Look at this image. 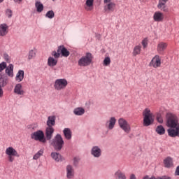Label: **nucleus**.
Masks as SVG:
<instances>
[{
	"mask_svg": "<svg viewBox=\"0 0 179 179\" xmlns=\"http://www.w3.org/2000/svg\"><path fill=\"white\" fill-rule=\"evenodd\" d=\"M168 135L171 138H179L178 117L174 113H168L166 115Z\"/></svg>",
	"mask_w": 179,
	"mask_h": 179,
	"instance_id": "f257e3e1",
	"label": "nucleus"
},
{
	"mask_svg": "<svg viewBox=\"0 0 179 179\" xmlns=\"http://www.w3.org/2000/svg\"><path fill=\"white\" fill-rule=\"evenodd\" d=\"M143 126L149 127L152 125L153 122H155V118H153V113L149 109V108H146L143 111Z\"/></svg>",
	"mask_w": 179,
	"mask_h": 179,
	"instance_id": "f03ea898",
	"label": "nucleus"
},
{
	"mask_svg": "<svg viewBox=\"0 0 179 179\" xmlns=\"http://www.w3.org/2000/svg\"><path fill=\"white\" fill-rule=\"evenodd\" d=\"M64 138L60 134H57L52 141L51 145L55 150H61L64 148Z\"/></svg>",
	"mask_w": 179,
	"mask_h": 179,
	"instance_id": "7ed1b4c3",
	"label": "nucleus"
},
{
	"mask_svg": "<svg viewBox=\"0 0 179 179\" xmlns=\"http://www.w3.org/2000/svg\"><path fill=\"white\" fill-rule=\"evenodd\" d=\"M31 138L34 141L41 142V143H47V138H45V135L44 134V131H43V130L34 131L31 134Z\"/></svg>",
	"mask_w": 179,
	"mask_h": 179,
	"instance_id": "20e7f679",
	"label": "nucleus"
},
{
	"mask_svg": "<svg viewBox=\"0 0 179 179\" xmlns=\"http://www.w3.org/2000/svg\"><path fill=\"white\" fill-rule=\"evenodd\" d=\"M93 61V55L92 53L87 52L85 56L81 57L78 61L79 66H89Z\"/></svg>",
	"mask_w": 179,
	"mask_h": 179,
	"instance_id": "39448f33",
	"label": "nucleus"
},
{
	"mask_svg": "<svg viewBox=\"0 0 179 179\" xmlns=\"http://www.w3.org/2000/svg\"><path fill=\"white\" fill-rule=\"evenodd\" d=\"M6 155L8 156V162L13 163L15 157H19V153L13 147H8L6 149Z\"/></svg>",
	"mask_w": 179,
	"mask_h": 179,
	"instance_id": "423d86ee",
	"label": "nucleus"
},
{
	"mask_svg": "<svg viewBox=\"0 0 179 179\" xmlns=\"http://www.w3.org/2000/svg\"><path fill=\"white\" fill-rule=\"evenodd\" d=\"M68 86V80L65 78L57 79L55 81L54 87L55 90H64Z\"/></svg>",
	"mask_w": 179,
	"mask_h": 179,
	"instance_id": "0eeeda50",
	"label": "nucleus"
},
{
	"mask_svg": "<svg viewBox=\"0 0 179 179\" xmlns=\"http://www.w3.org/2000/svg\"><path fill=\"white\" fill-rule=\"evenodd\" d=\"M118 124L120 128H121V129H122L126 134H129V132H131V125L125 119L120 118L118 120Z\"/></svg>",
	"mask_w": 179,
	"mask_h": 179,
	"instance_id": "6e6552de",
	"label": "nucleus"
},
{
	"mask_svg": "<svg viewBox=\"0 0 179 179\" xmlns=\"http://www.w3.org/2000/svg\"><path fill=\"white\" fill-rule=\"evenodd\" d=\"M168 2L169 0H158V3L157 5V9H159V10H161V12L168 13V12H169V7L166 4Z\"/></svg>",
	"mask_w": 179,
	"mask_h": 179,
	"instance_id": "1a4fd4ad",
	"label": "nucleus"
},
{
	"mask_svg": "<svg viewBox=\"0 0 179 179\" xmlns=\"http://www.w3.org/2000/svg\"><path fill=\"white\" fill-rule=\"evenodd\" d=\"M150 66H152V68H160L162 66V59L160 56L155 55L151 60Z\"/></svg>",
	"mask_w": 179,
	"mask_h": 179,
	"instance_id": "9d476101",
	"label": "nucleus"
},
{
	"mask_svg": "<svg viewBox=\"0 0 179 179\" xmlns=\"http://www.w3.org/2000/svg\"><path fill=\"white\" fill-rule=\"evenodd\" d=\"M55 129L52 127H47L45 130V138L47 141H51Z\"/></svg>",
	"mask_w": 179,
	"mask_h": 179,
	"instance_id": "9b49d317",
	"label": "nucleus"
},
{
	"mask_svg": "<svg viewBox=\"0 0 179 179\" xmlns=\"http://www.w3.org/2000/svg\"><path fill=\"white\" fill-rule=\"evenodd\" d=\"M152 18L154 22H163L164 20V13H163L162 11H155Z\"/></svg>",
	"mask_w": 179,
	"mask_h": 179,
	"instance_id": "f8f14e48",
	"label": "nucleus"
},
{
	"mask_svg": "<svg viewBox=\"0 0 179 179\" xmlns=\"http://www.w3.org/2000/svg\"><path fill=\"white\" fill-rule=\"evenodd\" d=\"M57 52H59L60 55H62V57H64L65 58L69 57L71 54L69 50H68V49H66L64 45H60L57 48Z\"/></svg>",
	"mask_w": 179,
	"mask_h": 179,
	"instance_id": "ddd939ff",
	"label": "nucleus"
},
{
	"mask_svg": "<svg viewBox=\"0 0 179 179\" xmlns=\"http://www.w3.org/2000/svg\"><path fill=\"white\" fill-rule=\"evenodd\" d=\"M9 33V26L3 23L0 24V37H5Z\"/></svg>",
	"mask_w": 179,
	"mask_h": 179,
	"instance_id": "4468645a",
	"label": "nucleus"
},
{
	"mask_svg": "<svg viewBox=\"0 0 179 179\" xmlns=\"http://www.w3.org/2000/svg\"><path fill=\"white\" fill-rule=\"evenodd\" d=\"M105 6L103 7V10L106 13H110V12H114L115 10V3H104Z\"/></svg>",
	"mask_w": 179,
	"mask_h": 179,
	"instance_id": "2eb2a0df",
	"label": "nucleus"
},
{
	"mask_svg": "<svg viewBox=\"0 0 179 179\" xmlns=\"http://www.w3.org/2000/svg\"><path fill=\"white\" fill-rule=\"evenodd\" d=\"M94 0H86L85 3L84 5V9L87 12H92L93 9H94Z\"/></svg>",
	"mask_w": 179,
	"mask_h": 179,
	"instance_id": "dca6fc26",
	"label": "nucleus"
},
{
	"mask_svg": "<svg viewBox=\"0 0 179 179\" xmlns=\"http://www.w3.org/2000/svg\"><path fill=\"white\" fill-rule=\"evenodd\" d=\"M91 155L94 156V157H100L101 156V149L99 148V146H94L91 150Z\"/></svg>",
	"mask_w": 179,
	"mask_h": 179,
	"instance_id": "f3484780",
	"label": "nucleus"
},
{
	"mask_svg": "<svg viewBox=\"0 0 179 179\" xmlns=\"http://www.w3.org/2000/svg\"><path fill=\"white\" fill-rule=\"evenodd\" d=\"M8 76L5 73H0V86L5 87L8 85Z\"/></svg>",
	"mask_w": 179,
	"mask_h": 179,
	"instance_id": "a211bd4d",
	"label": "nucleus"
},
{
	"mask_svg": "<svg viewBox=\"0 0 179 179\" xmlns=\"http://www.w3.org/2000/svg\"><path fill=\"white\" fill-rule=\"evenodd\" d=\"M14 93H15V94H18L19 96H23V94H24V90H23L22 84L18 83L15 86Z\"/></svg>",
	"mask_w": 179,
	"mask_h": 179,
	"instance_id": "6ab92c4d",
	"label": "nucleus"
},
{
	"mask_svg": "<svg viewBox=\"0 0 179 179\" xmlns=\"http://www.w3.org/2000/svg\"><path fill=\"white\" fill-rule=\"evenodd\" d=\"M167 45H168L167 43H164V42H160L159 43H158L157 47V52H159V54H163L166 48H167Z\"/></svg>",
	"mask_w": 179,
	"mask_h": 179,
	"instance_id": "aec40b11",
	"label": "nucleus"
},
{
	"mask_svg": "<svg viewBox=\"0 0 179 179\" xmlns=\"http://www.w3.org/2000/svg\"><path fill=\"white\" fill-rule=\"evenodd\" d=\"M24 79V71L19 70L15 76V81L18 82V83H20V82H22Z\"/></svg>",
	"mask_w": 179,
	"mask_h": 179,
	"instance_id": "412c9836",
	"label": "nucleus"
},
{
	"mask_svg": "<svg viewBox=\"0 0 179 179\" xmlns=\"http://www.w3.org/2000/svg\"><path fill=\"white\" fill-rule=\"evenodd\" d=\"M164 165L166 169H171V167H173L174 164H173V158L168 157L164 159Z\"/></svg>",
	"mask_w": 179,
	"mask_h": 179,
	"instance_id": "4be33fe9",
	"label": "nucleus"
},
{
	"mask_svg": "<svg viewBox=\"0 0 179 179\" xmlns=\"http://www.w3.org/2000/svg\"><path fill=\"white\" fill-rule=\"evenodd\" d=\"M57 64H58V59H55L51 56L48 58V66H50V68L57 66Z\"/></svg>",
	"mask_w": 179,
	"mask_h": 179,
	"instance_id": "5701e85b",
	"label": "nucleus"
},
{
	"mask_svg": "<svg viewBox=\"0 0 179 179\" xmlns=\"http://www.w3.org/2000/svg\"><path fill=\"white\" fill-rule=\"evenodd\" d=\"M13 64H9L8 66L6 67V75L7 77L8 76L9 78H13Z\"/></svg>",
	"mask_w": 179,
	"mask_h": 179,
	"instance_id": "b1692460",
	"label": "nucleus"
},
{
	"mask_svg": "<svg viewBox=\"0 0 179 179\" xmlns=\"http://www.w3.org/2000/svg\"><path fill=\"white\" fill-rule=\"evenodd\" d=\"M115 122H117V119L112 117L110 118L109 121L106 122V126L108 128V129H113L114 127H115Z\"/></svg>",
	"mask_w": 179,
	"mask_h": 179,
	"instance_id": "393cba45",
	"label": "nucleus"
},
{
	"mask_svg": "<svg viewBox=\"0 0 179 179\" xmlns=\"http://www.w3.org/2000/svg\"><path fill=\"white\" fill-rule=\"evenodd\" d=\"M74 176V170H73V167L72 166V165H68L66 166V177L69 179H71Z\"/></svg>",
	"mask_w": 179,
	"mask_h": 179,
	"instance_id": "a878e982",
	"label": "nucleus"
},
{
	"mask_svg": "<svg viewBox=\"0 0 179 179\" xmlns=\"http://www.w3.org/2000/svg\"><path fill=\"white\" fill-rule=\"evenodd\" d=\"M114 177L115 179H127V176L121 170H118L115 173Z\"/></svg>",
	"mask_w": 179,
	"mask_h": 179,
	"instance_id": "bb28decb",
	"label": "nucleus"
},
{
	"mask_svg": "<svg viewBox=\"0 0 179 179\" xmlns=\"http://www.w3.org/2000/svg\"><path fill=\"white\" fill-rule=\"evenodd\" d=\"M47 127H54L55 125V116L52 115L48 117L46 122Z\"/></svg>",
	"mask_w": 179,
	"mask_h": 179,
	"instance_id": "cd10ccee",
	"label": "nucleus"
},
{
	"mask_svg": "<svg viewBox=\"0 0 179 179\" xmlns=\"http://www.w3.org/2000/svg\"><path fill=\"white\" fill-rule=\"evenodd\" d=\"M63 134L66 138V139H71L72 138V131H71V129L65 128L63 131Z\"/></svg>",
	"mask_w": 179,
	"mask_h": 179,
	"instance_id": "c85d7f7f",
	"label": "nucleus"
},
{
	"mask_svg": "<svg viewBox=\"0 0 179 179\" xmlns=\"http://www.w3.org/2000/svg\"><path fill=\"white\" fill-rule=\"evenodd\" d=\"M51 157L55 160V162H62V156L58 152H52Z\"/></svg>",
	"mask_w": 179,
	"mask_h": 179,
	"instance_id": "c756f323",
	"label": "nucleus"
},
{
	"mask_svg": "<svg viewBox=\"0 0 179 179\" xmlns=\"http://www.w3.org/2000/svg\"><path fill=\"white\" fill-rule=\"evenodd\" d=\"M141 51H142V46L141 45H136L133 50L134 57H136V55H139V54H141Z\"/></svg>",
	"mask_w": 179,
	"mask_h": 179,
	"instance_id": "7c9ffc66",
	"label": "nucleus"
},
{
	"mask_svg": "<svg viewBox=\"0 0 179 179\" xmlns=\"http://www.w3.org/2000/svg\"><path fill=\"white\" fill-rule=\"evenodd\" d=\"M75 115H83L85 114V108L82 107L76 108L73 110Z\"/></svg>",
	"mask_w": 179,
	"mask_h": 179,
	"instance_id": "2f4dec72",
	"label": "nucleus"
},
{
	"mask_svg": "<svg viewBox=\"0 0 179 179\" xmlns=\"http://www.w3.org/2000/svg\"><path fill=\"white\" fill-rule=\"evenodd\" d=\"M155 131L157 132V134H158V135H164V134H166V129L162 125L157 126Z\"/></svg>",
	"mask_w": 179,
	"mask_h": 179,
	"instance_id": "473e14b6",
	"label": "nucleus"
},
{
	"mask_svg": "<svg viewBox=\"0 0 179 179\" xmlns=\"http://www.w3.org/2000/svg\"><path fill=\"white\" fill-rule=\"evenodd\" d=\"M35 6L36 8L37 12H38L39 13H41V12L44 10V5H43V3H41V2L40 1H36L35 3Z\"/></svg>",
	"mask_w": 179,
	"mask_h": 179,
	"instance_id": "72a5a7b5",
	"label": "nucleus"
},
{
	"mask_svg": "<svg viewBox=\"0 0 179 179\" xmlns=\"http://www.w3.org/2000/svg\"><path fill=\"white\" fill-rule=\"evenodd\" d=\"M36 52H37V50L36 49H32L29 50V52L28 55V59H33V58H36Z\"/></svg>",
	"mask_w": 179,
	"mask_h": 179,
	"instance_id": "f704fd0d",
	"label": "nucleus"
},
{
	"mask_svg": "<svg viewBox=\"0 0 179 179\" xmlns=\"http://www.w3.org/2000/svg\"><path fill=\"white\" fill-rule=\"evenodd\" d=\"M43 153H44V150H40L39 151L37 152V153H36L34 155L33 159L38 160V159H40V157H41V156H43Z\"/></svg>",
	"mask_w": 179,
	"mask_h": 179,
	"instance_id": "c9c22d12",
	"label": "nucleus"
},
{
	"mask_svg": "<svg viewBox=\"0 0 179 179\" xmlns=\"http://www.w3.org/2000/svg\"><path fill=\"white\" fill-rule=\"evenodd\" d=\"M45 17H48V19H54L55 17V13L52 10H50L46 13Z\"/></svg>",
	"mask_w": 179,
	"mask_h": 179,
	"instance_id": "e433bc0d",
	"label": "nucleus"
},
{
	"mask_svg": "<svg viewBox=\"0 0 179 179\" xmlns=\"http://www.w3.org/2000/svg\"><path fill=\"white\" fill-rule=\"evenodd\" d=\"M103 66H108V65L111 64V59H110L109 57H105V59H103Z\"/></svg>",
	"mask_w": 179,
	"mask_h": 179,
	"instance_id": "4c0bfd02",
	"label": "nucleus"
},
{
	"mask_svg": "<svg viewBox=\"0 0 179 179\" xmlns=\"http://www.w3.org/2000/svg\"><path fill=\"white\" fill-rule=\"evenodd\" d=\"M52 57H54L55 59H58V58H59V57H61V55L59 53V52L57 51H53L52 52Z\"/></svg>",
	"mask_w": 179,
	"mask_h": 179,
	"instance_id": "58836bf2",
	"label": "nucleus"
},
{
	"mask_svg": "<svg viewBox=\"0 0 179 179\" xmlns=\"http://www.w3.org/2000/svg\"><path fill=\"white\" fill-rule=\"evenodd\" d=\"M6 62H3L0 64V73H3L2 71H3L4 69H6Z\"/></svg>",
	"mask_w": 179,
	"mask_h": 179,
	"instance_id": "ea45409f",
	"label": "nucleus"
},
{
	"mask_svg": "<svg viewBox=\"0 0 179 179\" xmlns=\"http://www.w3.org/2000/svg\"><path fill=\"white\" fill-rule=\"evenodd\" d=\"M156 118H157V122H159V124H163V117H162V114L157 113Z\"/></svg>",
	"mask_w": 179,
	"mask_h": 179,
	"instance_id": "a19ab883",
	"label": "nucleus"
},
{
	"mask_svg": "<svg viewBox=\"0 0 179 179\" xmlns=\"http://www.w3.org/2000/svg\"><path fill=\"white\" fill-rule=\"evenodd\" d=\"M79 162H80V158H79L78 157H75L73 158V165L74 166H78V164H79Z\"/></svg>",
	"mask_w": 179,
	"mask_h": 179,
	"instance_id": "79ce46f5",
	"label": "nucleus"
},
{
	"mask_svg": "<svg viewBox=\"0 0 179 179\" xmlns=\"http://www.w3.org/2000/svg\"><path fill=\"white\" fill-rule=\"evenodd\" d=\"M141 44L143 47V48H146L148 47V38H144Z\"/></svg>",
	"mask_w": 179,
	"mask_h": 179,
	"instance_id": "37998d69",
	"label": "nucleus"
},
{
	"mask_svg": "<svg viewBox=\"0 0 179 179\" xmlns=\"http://www.w3.org/2000/svg\"><path fill=\"white\" fill-rule=\"evenodd\" d=\"M6 16H8V17H12V15H13V12L12 10L10 9H7L6 11Z\"/></svg>",
	"mask_w": 179,
	"mask_h": 179,
	"instance_id": "c03bdc74",
	"label": "nucleus"
},
{
	"mask_svg": "<svg viewBox=\"0 0 179 179\" xmlns=\"http://www.w3.org/2000/svg\"><path fill=\"white\" fill-rule=\"evenodd\" d=\"M3 58H4L5 61H6V62H9V61H10V57H9L8 54L5 53L3 55Z\"/></svg>",
	"mask_w": 179,
	"mask_h": 179,
	"instance_id": "a18cd8bd",
	"label": "nucleus"
},
{
	"mask_svg": "<svg viewBox=\"0 0 179 179\" xmlns=\"http://www.w3.org/2000/svg\"><path fill=\"white\" fill-rule=\"evenodd\" d=\"M156 179H171V177L164 176L162 177H157V178H156Z\"/></svg>",
	"mask_w": 179,
	"mask_h": 179,
	"instance_id": "49530a36",
	"label": "nucleus"
},
{
	"mask_svg": "<svg viewBox=\"0 0 179 179\" xmlns=\"http://www.w3.org/2000/svg\"><path fill=\"white\" fill-rule=\"evenodd\" d=\"M2 85H0V98L3 97V90H2Z\"/></svg>",
	"mask_w": 179,
	"mask_h": 179,
	"instance_id": "de8ad7c7",
	"label": "nucleus"
},
{
	"mask_svg": "<svg viewBox=\"0 0 179 179\" xmlns=\"http://www.w3.org/2000/svg\"><path fill=\"white\" fill-rule=\"evenodd\" d=\"M143 179H156V177H151V178H149V176H145L143 178Z\"/></svg>",
	"mask_w": 179,
	"mask_h": 179,
	"instance_id": "09e8293b",
	"label": "nucleus"
},
{
	"mask_svg": "<svg viewBox=\"0 0 179 179\" xmlns=\"http://www.w3.org/2000/svg\"><path fill=\"white\" fill-rule=\"evenodd\" d=\"M175 176H179V166L176 168V170L175 171Z\"/></svg>",
	"mask_w": 179,
	"mask_h": 179,
	"instance_id": "8fccbe9b",
	"label": "nucleus"
},
{
	"mask_svg": "<svg viewBox=\"0 0 179 179\" xmlns=\"http://www.w3.org/2000/svg\"><path fill=\"white\" fill-rule=\"evenodd\" d=\"M129 179H136V176H135V174H131L130 176V178Z\"/></svg>",
	"mask_w": 179,
	"mask_h": 179,
	"instance_id": "3c124183",
	"label": "nucleus"
},
{
	"mask_svg": "<svg viewBox=\"0 0 179 179\" xmlns=\"http://www.w3.org/2000/svg\"><path fill=\"white\" fill-rule=\"evenodd\" d=\"M111 1L113 0H103V3H112Z\"/></svg>",
	"mask_w": 179,
	"mask_h": 179,
	"instance_id": "603ef678",
	"label": "nucleus"
},
{
	"mask_svg": "<svg viewBox=\"0 0 179 179\" xmlns=\"http://www.w3.org/2000/svg\"><path fill=\"white\" fill-rule=\"evenodd\" d=\"M23 0H14V2L17 3H22V1Z\"/></svg>",
	"mask_w": 179,
	"mask_h": 179,
	"instance_id": "864d4df0",
	"label": "nucleus"
},
{
	"mask_svg": "<svg viewBox=\"0 0 179 179\" xmlns=\"http://www.w3.org/2000/svg\"><path fill=\"white\" fill-rule=\"evenodd\" d=\"M3 2V0H0V3H2Z\"/></svg>",
	"mask_w": 179,
	"mask_h": 179,
	"instance_id": "5fc2aeb1",
	"label": "nucleus"
},
{
	"mask_svg": "<svg viewBox=\"0 0 179 179\" xmlns=\"http://www.w3.org/2000/svg\"><path fill=\"white\" fill-rule=\"evenodd\" d=\"M52 1H55V0H52Z\"/></svg>",
	"mask_w": 179,
	"mask_h": 179,
	"instance_id": "6e6d98bb",
	"label": "nucleus"
}]
</instances>
